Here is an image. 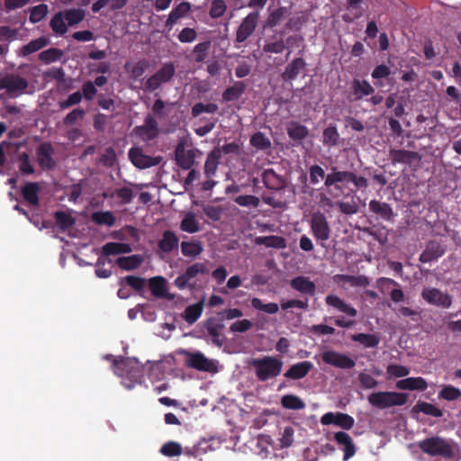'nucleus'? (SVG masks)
Returning a JSON list of instances; mask_svg holds the SVG:
<instances>
[{
    "mask_svg": "<svg viewBox=\"0 0 461 461\" xmlns=\"http://www.w3.org/2000/svg\"><path fill=\"white\" fill-rule=\"evenodd\" d=\"M175 366V358L165 356L158 361L148 362L141 366L137 358H123L114 362V373L122 378V384L128 390L141 382L143 370L149 371L152 381L162 380Z\"/></svg>",
    "mask_w": 461,
    "mask_h": 461,
    "instance_id": "nucleus-1",
    "label": "nucleus"
},
{
    "mask_svg": "<svg viewBox=\"0 0 461 461\" xmlns=\"http://www.w3.org/2000/svg\"><path fill=\"white\" fill-rule=\"evenodd\" d=\"M251 366L255 370L258 379L265 382L281 374L283 362L276 357L264 356L252 359Z\"/></svg>",
    "mask_w": 461,
    "mask_h": 461,
    "instance_id": "nucleus-2",
    "label": "nucleus"
},
{
    "mask_svg": "<svg viewBox=\"0 0 461 461\" xmlns=\"http://www.w3.org/2000/svg\"><path fill=\"white\" fill-rule=\"evenodd\" d=\"M408 395L397 392H377L368 396V402L371 405L386 409L393 406H402L407 402Z\"/></svg>",
    "mask_w": 461,
    "mask_h": 461,
    "instance_id": "nucleus-3",
    "label": "nucleus"
},
{
    "mask_svg": "<svg viewBox=\"0 0 461 461\" xmlns=\"http://www.w3.org/2000/svg\"><path fill=\"white\" fill-rule=\"evenodd\" d=\"M185 355L188 366L212 374L219 372V362L217 360L207 358L201 352L190 353L185 351Z\"/></svg>",
    "mask_w": 461,
    "mask_h": 461,
    "instance_id": "nucleus-4",
    "label": "nucleus"
},
{
    "mask_svg": "<svg viewBox=\"0 0 461 461\" xmlns=\"http://www.w3.org/2000/svg\"><path fill=\"white\" fill-rule=\"evenodd\" d=\"M351 177L352 173L346 171H334L328 174L325 177L328 193L333 197L339 196L343 193L344 187L350 182Z\"/></svg>",
    "mask_w": 461,
    "mask_h": 461,
    "instance_id": "nucleus-5",
    "label": "nucleus"
},
{
    "mask_svg": "<svg viewBox=\"0 0 461 461\" xmlns=\"http://www.w3.org/2000/svg\"><path fill=\"white\" fill-rule=\"evenodd\" d=\"M207 273L206 266L203 263H195L186 268L185 272L179 275L174 281L178 289H185L195 285V277L199 274Z\"/></svg>",
    "mask_w": 461,
    "mask_h": 461,
    "instance_id": "nucleus-6",
    "label": "nucleus"
},
{
    "mask_svg": "<svg viewBox=\"0 0 461 461\" xmlns=\"http://www.w3.org/2000/svg\"><path fill=\"white\" fill-rule=\"evenodd\" d=\"M421 296L426 303L437 307L449 308L452 304V297L437 288H424Z\"/></svg>",
    "mask_w": 461,
    "mask_h": 461,
    "instance_id": "nucleus-7",
    "label": "nucleus"
},
{
    "mask_svg": "<svg viewBox=\"0 0 461 461\" xmlns=\"http://www.w3.org/2000/svg\"><path fill=\"white\" fill-rule=\"evenodd\" d=\"M324 363L342 369H349L355 366V361L346 354L329 349L321 353Z\"/></svg>",
    "mask_w": 461,
    "mask_h": 461,
    "instance_id": "nucleus-8",
    "label": "nucleus"
},
{
    "mask_svg": "<svg viewBox=\"0 0 461 461\" xmlns=\"http://www.w3.org/2000/svg\"><path fill=\"white\" fill-rule=\"evenodd\" d=\"M176 69L172 63H166L158 71L151 76L146 82L147 88L158 89L162 84L168 82L175 75Z\"/></svg>",
    "mask_w": 461,
    "mask_h": 461,
    "instance_id": "nucleus-9",
    "label": "nucleus"
},
{
    "mask_svg": "<svg viewBox=\"0 0 461 461\" xmlns=\"http://www.w3.org/2000/svg\"><path fill=\"white\" fill-rule=\"evenodd\" d=\"M200 152L194 149H185L183 142L178 143L176 149V160L183 169H190L194 164Z\"/></svg>",
    "mask_w": 461,
    "mask_h": 461,
    "instance_id": "nucleus-10",
    "label": "nucleus"
},
{
    "mask_svg": "<svg viewBox=\"0 0 461 461\" xmlns=\"http://www.w3.org/2000/svg\"><path fill=\"white\" fill-rule=\"evenodd\" d=\"M312 233L317 240L323 242L330 238V227L324 215L321 213H314L311 223Z\"/></svg>",
    "mask_w": 461,
    "mask_h": 461,
    "instance_id": "nucleus-11",
    "label": "nucleus"
},
{
    "mask_svg": "<svg viewBox=\"0 0 461 461\" xmlns=\"http://www.w3.org/2000/svg\"><path fill=\"white\" fill-rule=\"evenodd\" d=\"M321 422L323 425L334 424L344 429H350L355 424L351 416L342 412H327L321 418Z\"/></svg>",
    "mask_w": 461,
    "mask_h": 461,
    "instance_id": "nucleus-12",
    "label": "nucleus"
},
{
    "mask_svg": "<svg viewBox=\"0 0 461 461\" xmlns=\"http://www.w3.org/2000/svg\"><path fill=\"white\" fill-rule=\"evenodd\" d=\"M420 448L432 456H447L450 453L448 444L439 438H431L420 442Z\"/></svg>",
    "mask_w": 461,
    "mask_h": 461,
    "instance_id": "nucleus-13",
    "label": "nucleus"
},
{
    "mask_svg": "<svg viewBox=\"0 0 461 461\" xmlns=\"http://www.w3.org/2000/svg\"><path fill=\"white\" fill-rule=\"evenodd\" d=\"M258 19V13L253 12L247 15L236 33V40L239 42L246 41L254 32Z\"/></svg>",
    "mask_w": 461,
    "mask_h": 461,
    "instance_id": "nucleus-14",
    "label": "nucleus"
},
{
    "mask_svg": "<svg viewBox=\"0 0 461 461\" xmlns=\"http://www.w3.org/2000/svg\"><path fill=\"white\" fill-rule=\"evenodd\" d=\"M1 86L6 89L11 95L15 96L25 91L28 82L19 76L11 75L1 80Z\"/></svg>",
    "mask_w": 461,
    "mask_h": 461,
    "instance_id": "nucleus-15",
    "label": "nucleus"
},
{
    "mask_svg": "<svg viewBox=\"0 0 461 461\" xmlns=\"http://www.w3.org/2000/svg\"><path fill=\"white\" fill-rule=\"evenodd\" d=\"M129 157L134 166L139 168H147L156 166L159 163V159L143 154L140 149L132 148L129 151Z\"/></svg>",
    "mask_w": 461,
    "mask_h": 461,
    "instance_id": "nucleus-16",
    "label": "nucleus"
},
{
    "mask_svg": "<svg viewBox=\"0 0 461 461\" xmlns=\"http://www.w3.org/2000/svg\"><path fill=\"white\" fill-rule=\"evenodd\" d=\"M334 438L344 452V461L348 460L355 455L356 447L351 437L348 433L343 431L337 432L334 435Z\"/></svg>",
    "mask_w": 461,
    "mask_h": 461,
    "instance_id": "nucleus-17",
    "label": "nucleus"
},
{
    "mask_svg": "<svg viewBox=\"0 0 461 461\" xmlns=\"http://www.w3.org/2000/svg\"><path fill=\"white\" fill-rule=\"evenodd\" d=\"M134 131L143 140H149L155 138L158 132V123L154 118L149 116L144 124L137 127Z\"/></svg>",
    "mask_w": 461,
    "mask_h": 461,
    "instance_id": "nucleus-18",
    "label": "nucleus"
},
{
    "mask_svg": "<svg viewBox=\"0 0 461 461\" xmlns=\"http://www.w3.org/2000/svg\"><path fill=\"white\" fill-rule=\"evenodd\" d=\"M313 367V365L310 361H303L294 364L285 373V376L289 379L298 380L305 377L310 370Z\"/></svg>",
    "mask_w": 461,
    "mask_h": 461,
    "instance_id": "nucleus-19",
    "label": "nucleus"
},
{
    "mask_svg": "<svg viewBox=\"0 0 461 461\" xmlns=\"http://www.w3.org/2000/svg\"><path fill=\"white\" fill-rule=\"evenodd\" d=\"M325 301L329 306L337 309L339 312H343L348 316L352 318L357 316V310L337 295L330 294L326 297Z\"/></svg>",
    "mask_w": 461,
    "mask_h": 461,
    "instance_id": "nucleus-20",
    "label": "nucleus"
},
{
    "mask_svg": "<svg viewBox=\"0 0 461 461\" xmlns=\"http://www.w3.org/2000/svg\"><path fill=\"white\" fill-rule=\"evenodd\" d=\"M396 387L401 390L424 391L428 388L426 380L420 376L408 377L396 383Z\"/></svg>",
    "mask_w": 461,
    "mask_h": 461,
    "instance_id": "nucleus-21",
    "label": "nucleus"
},
{
    "mask_svg": "<svg viewBox=\"0 0 461 461\" xmlns=\"http://www.w3.org/2000/svg\"><path fill=\"white\" fill-rule=\"evenodd\" d=\"M445 253V249L437 242H429L421 253L420 260L428 263L438 259Z\"/></svg>",
    "mask_w": 461,
    "mask_h": 461,
    "instance_id": "nucleus-22",
    "label": "nucleus"
},
{
    "mask_svg": "<svg viewBox=\"0 0 461 461\" xmlns=\"http://www.w3.org/2000/svg\"><path fill=\"white\" fill-rule=\"evenodd\" d=\"M203 303L204 299L203 298L200 302L188 305L183 312V319L188 324L194 323L203 312Z\"/></svg>",
    "mask_w": 461,
    "mask_h": 461,
    "instance_id": "nucleus-23",
    "label": "nucleus"
},
{
    "mask_svg": "<svg viewBox=\"0 0 461 461\" xmlns=\"http://www.w3.org/2000/svg\"><path fill=\"white\" fill-rule=\"evenodd\" d=\"M49 41L45 37H40L31 41L28 44L23 46L17 50V54L20 57H26L32 53H34L48 44Z\"/></svg>",
    "mask_w": 461,
    "mask_h": 461,
    "instance_id": "nucleus-24",
    "label": "nucleus"
},
{
    "mask_svg": "<svg viewBox=\"0 0 461 461\" xmlns=\"http://www.w3.org/2000/svg\"><path fill=\"white\" fill-rule=\"evenodd\" d=\"M291 286L302 293L313 294L315 292V285L308 277L297 276L291 281Z\"/></svg>",
    "mask_w": 461,
    "mask_h": 461,
    "instance_id": "nucleus-25",
    "label": "nucleus"
},
{
    "mask_svg": "<svg viewBox=\"0 0 461 461\" xmlns=\"http://www.w3.org/2000/svg\"><path fill=\"white\" fill-rule=\"evenodd\" d=\"M180 229L187 233H195L200 230V223L194 212H186L180 223Z\"/></svg>",
    "mask_w": 461,
    "mask_h": 461,
    "instance_id": "nucleus-26",
    "label": "nucleus"
},
{
    "mask_svg": "<svg viewBox=\"0 0 461 461\" xmlns=\"http://www.w3.org/2000/svg\"><path fill=\"white\" fill-rule=\"evenodd\" d=\"M67 20L62 12L57 13L50 20V26L51 30L59 35H63L68 32Z\"/></svg>",
    "mask_w": 461,
    "mask_h": 461,
    "instance_id": "nucleus-27",
    "label": "nucleus"
},
{
    "mask_svg": "<svg viewBox=\"0 0 461 461\" xmlns=\"http://www.w3.org/2000/svg\"><path fill=\"white\" fill-rule=\"evenodd\" d=\"M131 251V246L127 243L122 242H109L103 247V252L104 255H119L129 253Z\"/></svg>",
    "mask_w": 461,
    "mask_h": 461,
    "instance_id": "nucleus-28",
    "label": "nucleus"
},
{
    "mask_svg": "<svg viewBox=\"0 0 461 461\" xmlns=\"http://www.w3.org/2000/svg\"><path fill=\"white\" fill-rule=\"evenodd\" d=\"M374 92L373 86L366 81H353V95L355 99L359 100L366 95H369Z\"/></svg>",
    "mask_w": 461,
    "mask_h": 461,
    "instance_id": "nucleus-29",
    "label": "nucleus"
},
{
    "mask_svg": "<svg viewBox=\"0 0 461 461\" xmlns=\"http://www.w3.org/2000/svg\"><path fill=\"white\" fill-rule=\"evenodd\" d=\"M56 222L57 225L64 231H69L70 228L75 223V219L72 216V212H56Z\"/></svg>",
    "mask_w": 461,
    "mask_h": 461,
    "instance_id": "nucleus-30",
    "label": "nucleus"
},
{
    "mask_svg": "<svg viewBox=\"0 0 461 461\" xmlns=\"http://www.w3.org/2000/svg\"><path fill=\"white\" fill-rule=\"evenodd\" d=\"M181 251L183 255L185 257H196L200 255L203 251V245L198 240L189 241V242H182L181 244Z\"/></svg>",
    "mask_w": 461,
    "mask_h": 461,
    "instance_id": "nucleus-31",
    "label": "nucleus"
},
{
    "mask_svg": "<svg viewBox=\"0 0 461 461\" xmlns=\"http://www.w3.org/2000/svg\"><path fill=\"white\" fill-rule=\"evenodd\" d=\"M117 265L124 270H131L138 267L141 262V257L138 255H131L128 257H121L117 259Z\"/></svg>",
    "mask_w": 461,
    "mask_h": 461,
    "instance_id": "nucleus-32",
    "label": "nucleus"
},
{
    "mask_svg": "<svg viewBox=\"0 0 461 461\" xmlns=\"http://www.w3.org/2000/svg\"><path fill=\"white\" fill-rule=\"evenodd\" d=\"M149 287L152 294L158 297H163L167 294V282L161 276H156L149 279Z\"/></svg>",
    "mask_w": 461,
    "mask_h": 461,
    "instance_id": "nucleus-33",
    "label": "nucleus"
},
{
    "mask_svg": "<svg viewBox=\"0 0 461 461\" xmlns=\"http://www.w3.org/2000/svg\"><path fill=\"white\" fill-rule=\"evenodd\" d=\"M369 208L373 212L379 214L384 219H390L393 216L391 207L385 203L372 200L369 203Z\"/></svg>",
    "mask_w": 461,
    "mask_h": 461,
    "instance_id": "nucleus-34",
    "label": "nucleus"
},
{
    "mask_svg": "<svg viewBox=\"0 0 461 461\" xmlns=\"http://www.w3.org/2000/svg\"><path fill=\"white\" fill-rule=\"evenodd\" d=\"M281 404L288 410H303L305 407L303 400L294 394L284 395L281 399Z\"/></svg>",
    "mask_w": 461,
    "mask_h": 461,
    "instance_id": "nucleus-35",
    "label": "nucleus"
},
{
    "mask_svg": "<svg viewBox=\"0 0 461 461\" xmlns=\"http://www.w3.org/2000/svg\"><path fill=\"white\" fill-rule=\"evenodd\" d=\"M305 66L302 59H296L287 65L283 77L287 79H293L299 75Z\"/></svg>",
    "mask_w": 461,
    "mask_h": 461,
    "instance_id": "nucleus-36",
    "label": "nucleus"
},
{
    "mask_svg": "<svg viewBox=\"0 0 461 461\" xmlns=\"http://www.w3.org/2000/svg\"><path fill=\"white\" fill-rule=\"evenodd\" d=\"M245 90V85L242 82H236L233 86L228 87L223 93L225 101H234L240 97Z\"/></svg>",
    "mask_w": 461,
    "mask_h": 461,
    "instance_id": "nucleus-37",
    "label": "nucleus"
},
{
    "mask_svg": "<svg viewBox=\"0 0 461 461\" xmlns=\"http://www.w3.org/2000/svg\"><path fill=\"white\" fill-rule=\"evenodd\" d=\"M413 411L415 412H423L428 415H431L433 417H441L442 411L436 407L435 405L425 402H418L413 407Z\"/></svg>",
    "mask_w": 461,
    "mask_h": 461,
    "instance_id": "nucleus-38",
    "label": "nucleus"
},
{
    "mask_svg": "<svg viewBox=\"0 0 461 461\" xmlns=\"http://www.w3.org/2000/svg\"><path fill=\"white\" fill-rule=\"evenodd\" d=\"M62 13L66 17L68 24L70 26L79 23L85 18V11L80 8L68 9Z\"/></svg>",
    "mask_w": 461,
    "mask_h": 461,
    "instance_id": "nucleus-39",
    "label": "nucleus"
},
{
    "mask_svg": "<svg viewBox=\"0 0 461 461\" xmlns=\"http://www.w3.org/2000/svg\"><path fill=\"white\" fill-rule=\"evenodd\" d=\"M38 192L39 186L35 183H29L23 189L24 199L32 205H36L38 203Z\"/></svg>",
    "mask_w": 461,
    "mask_h": 461,
    "instance_id": "nucleus-40",
    "label": "nucleus"
},
{
    "mask_svg": "<svg viewBox=\"0 0 461 461\" xmlns=\"http://www.w3.org/2000/svg\"><path fill=\"white\" fill-rule=\"evenodd\" d=\"M354 341H357L366 348H374L380 342V339L374 334L359 333L352 336Z\"/></svg>",
    "mask_w": 461,
    "mask_h": 461,
    "instance_id": "nucleus-41",
    "label": "nucleus"
},
{
    "mask_svg": "<svg viewBox=\"0 0 461 461\" xmlns=\"http://www.w3.org/2000/svg\"><path fill=\"white\" fill-rule=\"evenodd\" d=\"M287 132L294 140H302L308 135V129L297 122H292L287 126Z\"/></svg>",
    "mask_w": 461,
    "mask_h": 461,
    "instance_id": "nucleus-42",
    "label": "nucleus"
},
{
    "mask_svg": "<svg viewBox=\"0 0 461 461\" xmlns=\"http://www.w3.org/2000/svg\"><path fill=\"white\" fill-rule=\"evenodd\" d=\"M178 242V239L172 231H166L163 235L162 240L159 242V248L165 251H171Z\"/></svg>",
    "mask_w": 461,
    "mask_h": 461,
    "instance_id": "nucleus-43",
    "label": "nucleus"
},
{
    "mask_svg": "<svg viewBox=\"0 0 461 461\" xmlns=\"http://www.w3.org/2000/svg\"><path fill=\"white\" fill-rule=\"evenodd\" d=\"M386 374L389 379L405 377L410 374V369L402 365H389L386 367Z\"/></svg>",
    "mask_w": 461,
    "mask_h": 461,
    "instance_id": "nucleus-44",
    "label": "nucleus"
},
{
    "mask_svg": "<svg viewBox=\"0 0 461 461\" xmlns=\"http://www.w3.org/2000/svg\"><path fill=\"white\" fill-rule=\"evenodd\" d=\"M48 5L41 4L30 9V21L32 23L41 22L47 15Z\"/></svg>",
    "mask_w": 461,
    "mask_h": 461,
    "instance_id": "nucleus-45",
    "label": "nucleus"
},
{
    "mask_svg": "<svg viewBox=\"0 0 461 461\" xmlns=\"http://www.w3.org/2000/svg\"><path fill=\"white\" fill-rule=\"evenodd\" d=\"M50 146L49 144H42L38 151L40 164L44 167H50L52 161L50 158Z\"/></svg>",
    "mask_w": 461,
    "mask_h": 461,
    "instance_id": "nucleus-46",
    "label": "nucleus"
},
{
    "mask_svg": "<svg viewBox=\"0 0 461 461\" xmlns=\"http://www.w3.org/2000/svg\"><path fill=\"white\" fill-rule=\"evenodd\" d=\"M250 144L258 149H266L270 147L271 142L264 133L257 132L251 137Z\"/></svg>",
    "mask_w": 461,
    "mask_h": 461,
    "instance_id": "nucleus-47",
    "label": "nucleus"
},
{
    "mask_svg": "<svg viewBox=\"0 0 461 461\" xmlns=\"http://www.w3.org/2000/svg\"><path fill=\"white\" fill-rule=\"evenodd\" d=\"M93 220L98 224L113 226L115 219L111 212H96L93 213Z\"/></svg>",
    "mask_w": 461,
    "mask_h": 461,
    "instance_id": "nucleus-48",
    "label": "nucleus"
},
{
    "mask_svg": "<svg viewBox=\"0 0 461 461\" xmlns=\"http://www.w3.org/2000/svg\"><path fill=\"white\" fill-rule=\"evenodd\" d=\"M461 396V391L452 385H446L439 393V397L447 401H454Z\"/></svg>",
    "mask_w": 461,
    "mask_h": 461,
    "instance_id": "nucleus-49",
    "label": "nucleus"
},
{
    "mask_svg": "<svg viewBox=\"0 0 461 461\" xmlns=\"http://www.w3.org/2000/svg\"><path fill=\"white\" fill-rule=\"evenodd\" d=\"M339 140V133L334 126L326 128L323 131V143L328 146H334Z\"/></svg>",
    "mask_w": 461,
    "mask_h": 461,
    "instance_id": "nucleus-50",
    "label": "nucleus"
},
{
    "mask_svg": "<svg viewBox=\"0 0 461 461\" xmlns=\"http://www.w3.org/2000/svg\"><path fill=\"white\" fill-rule=\"evenodd\" d=\"M160 452L167 456H179L182 452L180 444L176 442H167L160 449Z\"/></svg>",
    "mask_w": 461,
    "mask_h": 461,
    "instance_id": "nucleus-51",
    "label": "nucleus"
},
{
    "mask_svg": "<svg viewBox=\"0 0 461 461\" xmlns=\"http://www.w3.org/2000/svg\"><path fill=\"white\" fill-rule=\"evenodd\" d=\"M218 110V106L214 104H196L192 109L194 116H198L202 113H214Z\"/></svg>",
    "mask_w": 461,
    "mask_h": 461,
    "instance_id": "nucleus-52",
    "label": "nucleus"
},
{
    "mask_svg": "<svg viewBox=\"0 0 461 461\" xmlns=\"http://www.w3.org/2000/svg\"><path fill=\"white\" fill-rule=\"evenodd\" d=\"M61 56L62 53L59 50L52 48L41 52L40 59L46 63H51L59 59Z\"/></svg>",
    "mask_w": 461,
    "mask_h": 461,
    "instance_id": "nucleus-53",
    "label": "nucleus"
},
{
    "mask_svg": "<svg viewBox=\"0 0 461 461\" xmlns=\"http://www.w3.org/2000/svg\"><path fill=\"white\" fill-rule=\"evenodd\" d=\"M226 8L227 6L223 0H213L210 9V16L212 18H219L224 14Z\"/></svg>",
    "mask_w": 461,
    "mask_h": 461,
    "instance_id": "nucleus-54",
    "label": "nucleus"
},
{
    "mask_svg": "<svg viewBox=\"0 0 461 461\" xmlns=\"http://www.w3.org/2000/svg\"><path fill=\"white\" fill-rule=\"evenodd\" d=\"M235 202L240 206L258 207L259 205V198L254 195H239L235 198Z\"/></svg>",
    "mask_w": 461,
    "mask_h": 461,
    "instance_id": "nucleus-55",
    "label": "nucleus"
},
{
    "mask_svg": "<svg viewBox=\"0 0 461 461\" xmlns=\"http://www.w3.org/2000/svg\"><path fill=\"white\" fill-rule=\"evenodd\" d=\"M340 277L352 286H366L369 284L368 278L365 276H341Z\"/></svg>",
    "mask_w": 461,
    "mask_h": 461,
    "instance_id": "nucleus-56",
    "label": "nucleus"
},
{
    "mask_svg": "<svg viewBox=\"0 0 461 461\" xmlns=\"http://www.w3.org/2000/svg\"><path fill=\"white\" fill-rule=\"evenodd\" d=\"M203 212L209 219L212 221H219L221 218L223 210L221 206L204 205Z\"/></svg>",
    "mask_w": 461,
    "mask_h": 461,
    "instance_id": "nucleus-57",
    "label": "nucleus"
},
{
    "mask_svg": "<svg viewBox=\"0 0 461 461\" xmlns=\"http://www.w3.org/2000/svg\"><path fill=\"white\" fill-rule=\"evenodd\" d=\"M340 211L345 214H355L357 212L358 205L351 199L350 201L339 202L336 203Z\"/></svg>",
    "mask_w": 461,
    "mask_h": 461,
    "instance_id": "nucleus-58",
    "label": "nucleus"
},
{
    "mask_svg": "<svg viewBox=\"0 0 461 461\" xmlns=\"http://www.w3.org/2000/svg\"><path fill=\"white\" fill-rule=\"evenodd\" d=\"M217 164V158L212 153L210 154L204 164V171L207 176H212L215 174Z\"/></svg>",
    "mask_w": 461,
    "mask_h": 461,
    "instance_id": "nucleus-59",
    "label": "nucleus"
},
{
    "mask_svg": "<svg viewBox=\"0 0 461 461\" xmlns=\"http://www.w3.org/2000/svg\"><path fill=\"white\" fill-rule=\"evenodd\" d=\"M18 31L9 26L0 27V41H14L17 39Z\"/></svg>",
    "mask_w": 461,
    "mask_h": 461,
    "instance_id": "nucleus-60",
    "label": "nucleus"
},
{
    "mask_svg": "<svg viewBox=\"0 0 461 461\" xmlns=\"http://www.w3.org/2000/svg\"><path fill=\"white\" fill-rule=\"evenodd\" d=\"M251 327H252L251 321L249 320L243 319V320L237 321L233 322L230 325V330L232 332H245V331L249 330Z\"/></svg>",
    "mask_w": 461,
    "mask_h": 461,
    "instance_id": "nucleus-61",
    "label": "nucleus"
},
{
    "mask_svg": "<svg viewBox=\"0 0 461 461\" xmlns=\"http://www.w3.org/2000/svg\"><path fill=\"white\" fill-rule=\"evenodd\" d=\"M285 50V43L283 41H269L265 44L263 50L270 53H281Z\"/></svg>",
    "mask_w": 461,
    "mask_h": 461,
    "instance_id": "nucleus-62",
    "label": "nucleus"
},
{
    "mask_svg": "<svg viewBox=\"0 0 461 461\" xmlns=\"http://www.w3.org/2000/svg\"><path fill=\"white\" fill-rule=\"evenodd\" d=\"M358 378L361 385L366 389H373L378 384V382L372 375L366 373H361Z\"/></svg>",
    "mask_w": 461,
    "mask_h": 461,
    "instance_id": "nucleus-63",
    "label": "nucleus"
},
{
    "mask_svg": "<svg viewBox=\"0 0 461 461\" xmlns=\"http://www.w3.org/2000/svg\"><path fill=\"white\" fill-rule=\"evenodd\" d=\"M196 36L197 33L194 29L185 28L180 32L178 40L181 42H193L196 39Z\"/></svg>",
    "mask_w": 461,
    "mask_h": 461,
    "instance_id": "nucleus-64",
    "label": "nucleus"
}]
</instances>
